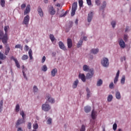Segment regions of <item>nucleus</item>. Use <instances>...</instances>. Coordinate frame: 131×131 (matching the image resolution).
I'll list each match as a JSON object with an SVG mask.
<instances>
[{
  "mask_svg": "<svg viewBox=\"0 0 131 131\" xmlns=\"http://www.w3.org/2000/svg\"><path fill=\"white\" fill-rule=\"evenodd\" d=\"M76 10H77V2H74L73 4L72 7L71 16H74V15H75V12H76Z\"/></svg>",
  "mask_w": 131,
  "mask_h": 131,
  "instance_id": "4",
  "label": "nucleus"
},
{
  "mask_svg": "<svg viewBox=\"0 0 131 131\" xmlns=\"http://www.w3.org/2000/svg\"><path fill=\"white\" fill-rule=\"evenodd\" d=\"M68 47L69 49H71L72 48V40L68 38L67 40Z\"/></svg>",
  "mask_w": 131,
  "mask_h": 131,
  "instance_id": "23",
  "label": "nucleus"
},
{
  "mask_svg": "<svg viewBox=\"0 0 131 131\" xmlns=\"http://www.w3.org/2000/svg\"><path fill=\"white\" fill-rule=\"evenodd\" d=\"M129 31V27L126 26L125 30V32H128Z\"/></svg>",
  "mask_w": 131,
  "mask_h": 131,
  "instance_id": "57",
  "label": "nucleus"
},
{
  "mask_svg": "<svg viewBox=\"0 0 131 131\" xmlns=\"http://www.w3.org/2000/svg\"><path fill=\"white\" fill-rule=\"evenodd\" d=\"M113 129L114 130H116V129H117V124L116 123H115L113 125Z\"/></svg>",
  "mask_w": 131,
  "mask_h": 131,
  "instance_id": "50",
  "label": "nucleus"
},
{
  "mask_svg": "<svg viewBox=\"0 0 131 131\" xmlns=\"http://www.w3.org/2000/svg\"><path fill=\"white\" fill-rule=\"evenodd\" d=\"M11 59H12V60L14 61L16 67H17V68H20V64H19V62L18 61V60H17V58H15L14 56H12L11 57Z\"/></svg>",
  "mask_w": 131,
  "mask_h": 131,
  "instance_id": "18",
  "label": "nucleus"
},
{
  "mask_svg": "<svg viewBox=\"0 0 131 131\" xmlns=\"http://www.w3.org/2000/svg\"><path fill=\"white\" fill-rule=\"evenodd\" d=\"M49 13L50 15H55V14H56V11H55L54 7H50L49 9Z\"/></svg>",
  "mask_w": 131,
  "mask_h": 131,
  "instance_id": "28",
  "label": "nucleus"
},
{
  "mask_svg": "<svg viewBox=\"0 0 131 131\" xmlns=\"http://www.w3.org/2000/svg\"><path fill=\"white\" fill-rule=\"evenodd\" d=\"M118 43L121 49H124L125 48V42L123 39H120V40L118 41Z\"/></svg>",
  "mask_w": 131,
  "mask_h": 131,
  "instance_id": "11",
  "label": "nucleus"
},
{
  "mask_svg": "<svg viewBox=\"0 0 131 131\" xmlns=\"http://www.w3.org/2000/svg\"><path fill=\"white\" fill-rule=\"evenodd\" d=\"M10 29V27L9 26H4V31L5 32V35H8V31Z\"/></svg>",
  "mask_w": 131,
  "mask_h": 131,
  "instance_id": "37",
  "label": "nucleus"
},
{
  "mask_svg": "<svg viewBox=\"0 0 131 131\" xmlns=\"http://www.w3.org/2000/svg\"><path fill=\"white\" fill-rule=\"evenodd\" d=\"M103 84V80L102 79H98L96 82L97 86H101Z\"/></svg>",
  "mask_w": 131,
  "mask_h": 131,
  "instance_id": "24",
  "label": "nucleus"
},
{
  "mask_svg": "<svg viewBox=\"0 0 131 131\" xmlns=\"http://www.w3.org/2000/svg\"><path fill=\"white\" fill-rule=\"evenodd\" d=\"M69 24L70 25L69 28H71V27H72V26H73V23H72V21H70Z\"/></svg>",
  "mask_w": 131,
  "mask_h": 131,
  "instance_id": "59",
  "label": "nucleus"
},
{
  "mask_svg": "<svg viewBox=\"0 0 131 131\" xmlns=\"http://www.w3.org/2000/svg\"><path fill=\"white\" fill-rule=\"evenodd\" d=\"M15 49H20L21 48V45H16L15 46Z\"/></svg>",
  "mask_w": 131,
  "mask_h": 131,
  "instance_id": "60",
  "label": "nucleus"
},
{
  "mask_svg": "<svg viewBox=\"0 0 131 131\" xmlns=\"http://www.w3.org/2000/svg\"><path fill=\"white\" fill-rule=\"evenodd\" d=\"M86 94H87V97L88 98L91 97V96H92V93L91 92V90H90V89L87 88L86 89Z\"/></svg>",
  "mask_w": 131,
  "mask_h": 131,
  "instance_id": "30",
  "label": "nucleus"
},
{
  "mask_svg": "<svg viewBox=\"0 0 131 131\" xmlns=\"http://www.w3.org/2000/svg\"><path fill=\"white\" fill-rule=\"evenodd\" d=\"M115 97L117 100H120V99H121V94H120V92L119 91H116Z\"/></svg>",
  "mask_w": 131,
  "mask_h": 131,
  "instance_id": "19",
  "label": "nucleus"
},
{
  "mask_svg": "<svg viewBox=\"0 0 131 131\" xmlns=\"http://www.w3.org/2000/svg\"><path fill=\"white\" fill-rule=\"evenodd\" d=\"M30 5H28L26 7V9L25 10L24 15H27L28 13H30Z\"/></svg>",
  "mask_w": 131,
  "mask_h": 131,
  "instance_id": "15",
  "label": "nucleus"
},
{
  "mask_svg": "<svg viewBox=\"0 0 131 131\" xmlns=\"http://www.w3.org/2000/svg\"><path fill=\"white\" fill-rule=\"evenodd\" d=\"M25 8H26V4H23L21 5V10H24V9H25Z\"/></svg>",
  "mask_w": 131,
  "mask_h": 131,
  "instance_id": "55",
  "label": "nucleus"
},
{
  "mask_svg": "<svg viewBox=\"0 0 131 131\" xmlns=\"http://www.w3.org/2000/svg\"><path fill=\"white\" fill-rule=\"evenodd\" d=\"M120 83L122 85H123V84H125V75H123L122 76L121 79H120Z\"/></svg>",
  "mask_w": 131,
  "mask_h": 131,
  "instance_id": "25",
  "label": "nucleus"
},
{
  "mask_svg": "<svg viewBox=\"0 0 131 131\" xmlns=\"http://www.w3.org/2000/svg\"><path fill=\"white\" fill-rule=\"evenodd\" d=\"M80 131H85V126L84 125H82L80 128Z\"/></svg>",
  "mask_w": 131,
  "mask_h": 131,
  "instance_id": "48",
  "label": "nucleus"
},
{
  "mask_svg": "<svg viewBox=\"0 0 131 131\" xmlns=\"http://www.w3.org/2000/svg\"><path fill=\"white\" fill-rule=\"evenodd\" d=\"M79 77L83 82H85V76L84 74H79Z\"/></svg>",
  "mask_w": 131,
  "mask_h": 131,
  "instance_id": "26",
  "label": "nucleus"
},
{
  "mask_svg": "<svg viewBox=\"0 0 131 131\" xmlns=\"http://www.w3.org/2000/svg\"><path fill=\"white\" fill-rule=\"evenodd\" d=\"M58 45L60 49H61V50H63V51H66V47L64 45V43L62 42V41L59 42Z\"/></svg>",
  "mask_w": 131,
  "mask_h": 131,
  "instance_id": "20",
  "label": "nucleus"
},
{
  "mask_svg": "<svg viewBox=\"0 0 131 131\" xmlns=\"http://www.w3.org/2000/svg\"><path fill=\"white\" fill-rule=\"evenodd\" d=\"M41 108L43 111H45V112H48V111H50V110H51V105L46 103L42 105Z\"/></svg>",
  "mask_w": 131,
  "mask_h": 131,
  "instance_id": "3",
  "label": "nucleus"
},
{
  "mask_svg": "<svg viewBox=\"0 0 131 131\" xmlns=\"http://www.w3.org/2000/svg\"><path fill=\"white\" fill-rule=\"evenodd\" d=\"M6 50H5V55L6 56H8L9 53H10V50H11V49H10V47L6 46Z\"/></svg>",
  "mask_w": 131,
  "mask_h": 131,
  "instance_id": "32",
  "label": "nucleus"
},
{
  "mask_svg": "<svg viewBox=\"0 0 131 131\" xmlns=\"http://www.w3.org/2000/svg\"><path fill=\"white\" fill-rule=\"evenodd\" d=\"M15 111L16 113H19V111H20V105L19 104H16L15 106Z\"/></svg>",
  "mask_w": 131,
  "mask_h": 131,
  "instance_id": "35",
  "label": "nucleus"
},
{
  "mask_svg": "<svg viewBox=\"0 0 131 131\" xmlns=\"http://www.w3.org/2000/svg\"><path fill=\"white\" fill-rule=\"evenodd\" d=\"M28 59V55H24L21 57V60H26Z\"/></svg>",
  "mask_w": 131,
  "mask_h": 131,
  "instance_id": "45",
  "label": "nucleus"
},
{
  "mask_svg": "<svg viewBox=\"0 0 131 131\" xmlns=\"http://www.w3.org/2000/svg\"><path fill=\"white\" fill-rule=\"evenodd\" d=\"M94 17V12L90 11L88 15L87 21L88 23H91L93 20V17Z\"/></svg>",
  "mask_w": 131,
  "mask_h": 131,
  "instance_id": "7",
  "label": "nucleus"
},
{
  "mask_svg": "<svg viewBox=\"0 0 131 131\" xmlns=\"http://www.w3.org/2000/svg\"><path fill=\"white\" fill-rule=\"evenodd\" d=\"M128 39V35H127V34H124L123 40L125 42H126V41H127Z\"/></svg>",
  "mask_w": 131,
  "mask_h": 131,
  "instance_id": "44",
  "label": "nucleus"
},
{
  "mask_svg": "<svg viewBox=\"0 0 131 131\" xmlns=\"http://www.w3.org/2000/svg\"><path fill=\"white\" fill-rule=\"evenodd\" d=\"M33 92L35 95L38 94V88L36 85H34L33 88Z\"/></svg>",
  "mask_w": 131,
  "mask_h": 131,
  "instance_id": "27",
  "label": "nucleus"
},
{
  "mask_svg": "<svg viewBox=\"0 0 131 131\" xmlns=\"http://www.w3.org/2000/svg\"><path fill=\"white\" fill-rule=\"evenodd\" d=\"M111 25L113 28H115V27H116V20H112L111 22Z\"/></svg>",
  "mask_w": 131,
  "mask_h": 131,
  "instance_id": "36",
  "label": "nucleus"
},
{
  "mask_svg": "<svg viewBox=\"0 0 131 131\" xmlns=\"http://www.w3.org/2000/svg\"><path fill=\"white\" fill-rule=\"evenodd\" d=\"M109 88L110 89H111V90H112V89H114V83H113V82H112L110 85H109Z\"/></svg>",
  "mask_w": 131,
  "mask_h": 131,
  "instance_id": "51",
  "label": "nucleus"
},
{
  "mask_svg": "<svg viewBox=\"0 0 131 131\" xmlns=\"http://www.w3.org/2000/svg\"><path fill=\"white\" fill-rule=\"evenodd\" d=\"M0 4L3 8L5 7V4H6L5 0H1Z\"/></svg>",
  "mask_w": 131,
  "mask_h": 131,
  "instance_id": "47",
  "label": "nucleus"
},
{
  "mask_svg": "<svg viewBox=\"0 0 131 131\" xmlns=\"http://www.w3.org/2000/svg\"><path fill=\"white\" fill-rule=\"evenodd\" d=\"M33 127L35 130L38 128V124H37L36 121H35V123L33 124Z\"/></svg>",
  "mask_w": 131,
  "mask_h": 131,
  "instance_id": "42",
  "label": "nucleus"
},
{
  "mask_svg": "<svg viewBox=\"0 0 131 131\" xmlns=\"http://www.w3.org/2000/svg\"><path fill=\"white\" fill-rule=\"evenodd\" d=\"M91 54L96 55L99 53V49H93L91 50Z\"/></svg>",
  "mask_w": 131,
  "mask_h": 131,
  "instance_id": "29",
  "label": "nucleus"
},
{
  "mask_svg": "<svg viewBox=\"0 0 131 131\" xmlns=\"http://www.w3.org/2000/svg\"><path fill=\"white\" fill-rule=\"evenodd\" d=\"M28 54L30 57V59L32 60V59H33V57H32V50L31 49H30L29 50Z\"/></svg>",
  "mask_w": 131,
  "mask_h": 131,
  "instance_id": "39",
  "label": "nucleus"
},
{
  "mask_svg": "<svg viewBox=\"0 0 131 131\" xmlns=\"http://www.w3.org/2000/svg\"><path fill=\"white\" fill-rule=\"evenodd\" d=\"M44 62H46V56H43L41 60V63H43Z\"/></svg>",
  "mask_w": 131,
  "mask_h": 131,
  "instance_id": "63",
  "label": "nucleus"
},
{
  "mask_svg": "<svg viewBox=\"0 0 131 131\" xmlns=\"http://www.w3.org/2000/svg\"><path fill=\"white\" fill-rule=\"evenodd\" d=\"M37 12L40 17H43V12L42 11V9H41V8H40V7H38Z\"/></svg>",
  "mask_w": 131,
  "mask_h": 131,
  "instance_id": "16",
  "label": "nucleus"
},
{
  "mask_svg": "<svg viewBox=\"0 0 131 131\" xmlns=\"http://www.w3.org/2000/svg\"><path fill=\"white\" fill-rule=\"evenodd\" d=\"M0 39H2V42L4 45H7L8 42V35H4V31L0 30Z\"/></svg>",
  "mask_w": 131,
  "mask_h": 131,
  "instance_id": "1",
  "label": "nucleus"
},
{
  "mask_svg": "<svg viewBox=\"0 0 131 131\" xmlns=\"http://www.w3.org/2000/svg\"><path fill=\"white\" fill-rule=\"evenodd\" d=\"M125 60H126V58H125V56L122 57L121 58V62H123L124 61H125Z\"/></svg>",
  "mask_w": 131,
  "mask_h": 131,
  "instance_id": "62",
  "label": "nucleus"
},
{
  "mask_svg": "<svg viewBox=\"0 0 131 131\" xmlns=\"http://www.w3.org/2000/svg\"><path fill=\"white\" fill-rule=\"evenodd\" d=\"M101 63L103 67H108L109 66V59L107 57H103L101 60Z\"/></svg>",
  "mask_w": 131,
  "mask_h": 131,
  "instance_id": "2",
  "label": "nucleus"
},
{
  "mask_svg": "<svg viewBox=\"0 0 131 131\" xmlns=\"http://www.w3.org/2000/svg\"><path fill=\"white\" fill-rule=\"evenodd\" d=\"M49 37H50V38L51 41H55V36H54V35L50 34Z\"/></svg>",
  "mask_w": 131,
  "mask_h": 131,
  "instance_id": "46",
  "label": "nucleus"
},
{
  "mask_svg": "<svg viewBox=\"0 0 131 131\" xmlns=\"http://www.w3.org/2000/svg\"><path fill=\"white\" fill-rule=\"evenodd\" d=\"M29 50V47L28 46L26 45L25 47V50H26V52Z\"/></svg>",
  "mask_w": 131,
  "mask_h": 131,
  "instance_id": "61",
  "label": "nucleus"
},
{
  "mask_svg": "<svg viewBox=\"0 0 131 131\" xmlns=\"http://www.w3.org/2000/svg\"><path fill=\"white\" fill-rule=\"evenodd\" d=\"M19 114L22 116L23 119L25 120L26 115H25V113H24V111H20Z\"/></svg>",
  "mask_w": 131,
  "mask_h": 131,
  "instance_id": "40",
  "label": "nucleus"
},
{
  "mask_svg": "<svg viewBox=\"0 0 131 131\" xmlns=\"http://www.w3.org/2000/svg\"><path fill=\"white\" fill-rule=\"evenodd\" d=\"M17 131H23L21 127H18Z\"/></svg>",
  "mask_w": 131,
  "mask_h": 131,
  "instance_id": "64",
  "label": "nucleus"
},
{
  "mask_svg": "<svg viewBox=\"0 0 131 131\" xmlns=\"http://www.w3.org/2000/svg\"><path fill=\"white\" fill-rule=\"evenodd\" d=\"M95 4L97 6H100L101 5V0H95Z\"/></svg>",
  "mask_w": 131,
  "mask_h": 131,
  "instance_id": "52",
  "label": "nucleus"
},
{
  "mask_svg": "<svg viewBox=\"0 0 131 131\" xmlns=\"http://www.w3.org/2000/svg\"><path fill=\"white\" fill-rule=\"evenodd\" d=\"M57 73H58V69L57 68H54L51 70V74L52 77H55Z\"/></svg>",
  "mask_w": 131,
  "mask_h": 131,
  "instance_id": "12",
  "label": "nucleus"
},
{
  "mask_svg": "<svg viewBox=\"0 0 131 131\" xmlns=\"http://www.w3.org/2000/svg\"><path fill=\"white\" fill-rule=\"evenodd\" d=\"M83 5V2L82 1V0H80L79 1V5L80 7H82Z\"/></svg>",
  "mask_w": 131,
  "mask_h": 131,
  "instance_id": "54",
  "label": "nucleus"
},
{
  "mask_svg": "<svg viewBox=\"0 0 131 131\" xmlns=\"http://www.w3.org/2000/svg\"><path fill=\"white\" fill-rule=\"evenodd\" d=\"M91 110H92V107L90 106H86L84 107L85 113H89V112H91Z\"/></svg>",
  "mask_w": 131,
  "mask_h": 131,
  "instance_id": "22",
  "label": "nucleus"
},
{
  "mask_svg": "<svg viewBox=\"0 0 131 131\" xmlns=\"http://www.w3.org/2000/svg\"><path fill=\"white\" fill-rule=\"evenodd\" d=\"M78 83H79V81L78 79H76L75 81H74L72 84V89H76L78 85Z\"/></svg>",
  "mask_w": 131,
  "mask_h": 131,
  "instance_id": "13",
  "label": "nucleus"
},
{
  "mask_svg": "<svg viewBox=\"0 0 131 131\" xmlns=\"http://www.w3.org/2000/svg\"><path fill=\"white\" fill-rule=\"evenodd\" d=\"M87 5L92 6V0H86Z\"/></svg>",
  "mask_w": 131,
  "mask_h": 131,
  "instance_id": "53",
  "label": "nucleus"
},
{
  "mask_svg": "<svg viewBox=\"0 0 131 131\" xmlns=\"http://www.w3.org/2000/svg\"><path fill=\"white\" fill-rule=\"evenodd\" d=\"M41 70L44 72H47L48 71V67H47L46 65L42 66V67H41Z\"/></svg>",
  "mask_w": 131,
  "mask_h": 131,
  "instance_id": "41",
  "label": "nucleus"
},
{
  "mask_svg": "<svg viewBox=\"0 0 131 131\" xmlns=\"http://www.w3.org/2000/svg\"><path fill=\"white\" fill-rule=\"evenodd\" d=\"M47 124H52V118H49L47 121Z\"/></svg>",
  "mask_w": 131,
  "mask_h": 131,
  "instance_id": "49",
  "label": "nucleus"
},
{
  "mask_svg": "<svg viewBox=\"0 0 131 131\" xmlns=\"http://www.w3.org/2000/svg\"><path fill=\"white\" fill-rule=\"evenodd\" d=\"M46 99L47 102H49V103H50L51 104H54L55 102V99L52 97L50 94L46 95Z\"/></svg>",
  "mask_w": 131,
  "mask_h": 131,
  "instance_id": "5",
  "label": "nucleus"
},
{
  "mask_svg": "<svg viewBox=\"0 0 131 131\" xmlns=\"http://www.w3.org/2000/svg\"><path fill=\"white\" fill-rule=\"evenodd\" d=\"M25 123V120H24V119L19 118L16 121L15 126H16V127H18V126L19 125H20V124H22L23 123Z\"/></svg>",
  "mask_w": 131,
  "mask_h": 131,
  "instance_id": "9",
  "label": "nucleus"
},
{
  "mask_svg": "<svg viewBox=\"0 0 131 131\" xmlns=\"http://www.w3.org/2000/svg\"><path fill=\"white\" fill-rule=\"evenodd\" d=\"M106 6H107V3H106L105 1H103L102 5L100 7V9H105V8H106Z\"/></svg>",
  "mask_w": 131,
  "mask_h": 131,
  "instance_id": "43",
  "label": "nucleus"
},
{
  "mask_svg": "<svg viewBox=\"0 0 131 131\" xmlns=\"http://www.w3.org/2000/svg\"><path fill=\"white\" fill-rule=\"evenodd\" d=\"M95 72H94V69H91L90 71L88 72V73L86 75V78L87 79H91L94 76Z\"/></svg>",
  "mask_w": 131,
  "mask_h": 131,
  "instance_id": "6",
  "label": "nucleus"
},
{
  "mask_svg": "<svg viewBox=\"0 0 131 131\" xmlns=\"http://www.w3.org/2000/svg\"><path fill=\"white\" fill-rule=\"evenodd\" d=\"M29 15H27L25 17L23 24H25V25L28 27V24H29Z\"/></svg>",
  "mask_w": 131,
  "mask_h": 131,
  "instance_id": "8",
  "label": "nucleus"
},
{
  "mask_svg": "<svg viewBox=\"0 0 131 131\" xmlns=\"http://www.w3.org/2000/svg\"><path fill=\"white\" fill-rule=\"evenodd\" d=\"M28 128H29V129H31V123L29 122L28 123Z\"/></svg>",
  "mask_w": 131,
  "mask_h": 131,
  "instance_id": "58",
  "label": "nucleus"
},
{
  "mask_svg": "<svg viewBox=\"0 0 131 131\" xmlns=\"http://www.w3.org/2000/svg\"><path fill=\"white\" fill-rule=\"evenodd\" d=\"M23 73L24 75V78H25V79H26V80H27L28 78H27V76H26V75L28 73V71L27 70V69H24L23 70Z\"/></svg>",
  "mask_w": 131,
  "mask_h": 131,
  "instance_id": "21",
  "label": "nucleus"
},
{
  "mask_svg": "<svg viewBox=\"0 0 131 131\" xmlns=\"http://www.w3.org/2000/svg\"><path fill=\"white\" fill-rule=\"evenodd\" d=\"M3 108H4V100L0 101V113L3 111Z\"/></svg>",
  "mask_w": 131,
  "mask_h": 131,
  "instance_id": "34",
  "label": "nucleus"
},
{
  "mask_svg": "<svg viewBox=\"0 0 131 131\" xmlns=\"http://www.w3.org/2000/svg\"><path fill=\"white\" fill-rule=\"evenodd\" d=\"M97 113L95 110H93L91 114V117L92 119L95 120L97 118Z\"/></svg>",
  "mask_w": 131,
  "mask_h": 131,
  "instance_id": "14",
  "label": "nucleus"
},
{
  "mask_svg": "<svg viewBox=\"0 0 131 131\" xmlns=\"http://www.w3.org/2000/svg\"><path fill=\"white\" fill-rule=\"evenodd\" d=\"M67 15V11H66L64 13L61 14L60 15L59 17H65Z\"/></svg>",
  "mask_w": 131,
  "mask_h": 131,
  "instance_id": "56",
  "label": "nucleus"
},
{
  "mask_svg": "<svg viewBox=\"0 0 131 131\" xmlns=\"http://www.w3.org/2000/svg\"><path fill=\"white\" fill-rule=\"evenodd\" d=\"M91 69L90 68V67L86 64H85L83 66V70L85 72H90Z\"/></svg>",
  "mask_w": 131,
  "mask_h": 131,
  "instance_id": "17",
  "label": "nucleus"
},
{
  "mask_svg": "<svg viewBox=\"0 0 131 131\" xmlns=\"http://www.w3.org/2000/svg\"><path fill=\"white\" fill-rule=\"evenodd\" d=\"M112 100H113V96L112 94L108 95L107 98V102H112Z\"/></svg>",
  "mask_w": 131,
  "mask_h": 131,
  "instance_id": "33",
  "label": "nucleus"
},
{
  "mask_svg": "<svg viewBox=\"0 0 131 131\" xmlns=\"http://www.w3.org/2000/svg\"><path fill=\"white\" fill-rule=\"evenodd\" d=\"M7 56L4 55V54L0 52V60H6Z\"/></svg>",
  "mask_w": 131,
  "mask_h": 131,
  "instance_id": "38",
  "label": "nucleus"
},
{
  "mask_svg": "<svg viewBox=\"0 0 131 131\" xmlns=\"http://www.w3.org/2000/svg\"><path fill=\"white\" fill-rule=\"evenodd\" d=\"M119 74H120V72L118 70L116 74V76L114 79V83L115 84H116L118 81V79H119Z\"/></svg>",
  "mask_w": 131,
  "mask_h": 131,
  "instance_id": "10",
  "label": "nucleus"
},
{
  "mask_svg": "<svg viewBox=\"0 0 131 131\" xmlns=\"http://www.w3.org/2000/svg\"><path fill=\"white\" fill-rule=\"evenodd\" d=\"M82 42H83V41L82 40V38H81L77 44V48H80L82 46Z\"/></svg>",
  "mask_w": 131,
  "mask_h": 131,
  "instance_id": "31",
  "label": "nucleus"
}]
</instances>
